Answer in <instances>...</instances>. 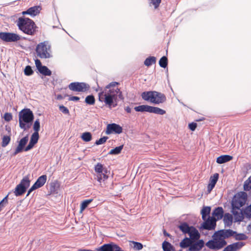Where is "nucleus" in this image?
<instances>
[{"label": "nucleus", "instance_id": "1", "mask_svg": "<svg viewBox=\"0 0 251 251\" xmlns=\"http://www.w3.org/2000/svg\"><path fill=\"white\" fill-rule=\"evenodd\" d=\"M178 227L184 234L189 235V237L184 238L180 242V247L184 249L188 248L189 251H201L205 244L203 240L200 239L201 235L199 231L186 223H181Z\"/></svg>", "mask_w": 251, "mask_h": 251}, {"label": "nucleus", "instance_id": "2", "mask_svg": "<svg viewBox=\"0 0 251 251\" xmlns=\"http://www.w3.org/2000/svg\"><path fill=\"white\" fill-rule=\"evenodd\" d=\"M119 86V83L114 81L109 83L103 90L100 89L101 91L98 94L99 100L109 107L116 105L118 101L124 99Z\"/></svg>", "mask_w": 251, "mask_h": 251}, {"label": "nucleus", "instance_id": "3", "mask_svg": "<svg viewBox=\"0 0 251 251\" xmlns=\"http://www.w3.org/2000/svg\"><path fill=\"white\" fill-rule=\"evenodd\" d=\"M34 116L29 109H25L19 113V126L24 130L28 129L31 126Z\"/></svg>", "mask_w": 251, "mask_h": 251}, {"label": "nucleus", "instance_id": "4", "mask_svg": "<svg viewBox=\"0 0 251 251\" xmlns=\"http://www.w3.org/2000/svg\"><path fill=\"white\" fill-rule=\"evenodd\" d=\"M17 25L20 30L27 34L32 35L35 31V24L29 18H19L17 21Z\"/></svg>", "mask_w": 251, "mask_h": 251}, {"label": "nucleus", "instance_id": "5", "mask_svg": "<svg viewBox=\"0 0 251 251\" xmlns=\"http://www.w3.org/2000/svg\"><path fill=\"white\" fill-rule=\"evenodd\" d=\"M142 98L145 100L156 104L163 103L166 100V97L163 94L156 91L143 92Z\"/></svg>", "mask_w": 251, "mask_h": 251}, {"label": "nucleus", "instance_id": "6", "mask_svg": "<svg viewBox=\"0 0 251 251\" xmlns=\"http://www.w3.org/2000/svg\"><path fill=\"white\" fill-rule=\"evenodd\" d=\"M37 55L41 58H50L52 57L51 46L48 41H44L37 45L36 49Z\"/></svg>", "mask_w": 251, "mask_h": 251}, {"label": "nucleus", "instance_id": "7", "mask_svg": "<svg viewBox=\"0 0 251 251\" xmlns=\"http://www.w3.org/2000/svg\"><path fill=\"white\" fill-rule=\"evenodd\" d=\"M213 239L207 242L205 245L211 250H219L223 247L226 244L225 240L220 237L216 233L212 236Z\"/></svg>", "mask_w": 251, "mask_h": 251}, {"label": "nucleus", "instance_id": "8", "mask_svg": "<svg viewBox=\"0 0 251 251\" xmlns=\"http://www.w3.org/2000/svg\"><path fill=\"white\" fill-rule=\"evenodd\" d=\"M247 200V194L245 192H240L236 194L232 200V208L239 209L246 203Z\"/></svg>", "mask_w": 251, "mask_h": 251}, {"label": "nucleus", "instance_id": "9", "mask_svg": "<svg viewBox=\"0 0 251 251\" xmlns=\"http://www.w3.org/2000/svg\"><path fill=\"white\" fill-rule=\"evenodd\" d=\"M136 111L138 112H148L159 115H164L166 113V111L160 108L151 106L147 105H142L134 107Z\"/></svg>", "mask_w": 251, "mask_h": 251}, {"label": "nucleus", "instance_id": "10", "mask_svg": "<svg viewBox=\"0 0 251 251\" xmlns=\"http://www.w3.org/2000/svg\"><path fill=\"white\" fill-rule=\"evenodd\" d=\"M30 185V180L27 176H25L15 188L14 194L16 196L23 194Z\"/></svg>", "mask_w": 251, "mask_h": 251}, {"label": "nucleus", "instance_id": "11", "mask_svg": "<svg viewBox=\"0 0 251 251\" xmlns=\"http://www.w3.org/2000/svg\"><path fill=\"white\" fill-rule=\"evenodd\" d=\"M95 171L97 173L96 177L97 180L100 183H101L108 178V176L106 175L107 170L103 168L102 164L100 163L97 164L95 166Z\"/></svg>", "mask_w": 251, "mask_h": 251}, {"label": "nucleus", "instance_id": "12", "mask_svg": "<svg viewBox=\"0 0 251 251\" xmlns=\"http://www.w3.org/2000/svg\"><path fill=\"white\" fill-rule=\"evenodd\" d=\"M88 84L84 82H72L69 85V88L73 91L84 92L89 89Z\"/></svg>", "mask_w": 251, "mask_h": 251}, {"label": "nucleus", "instance_id": "13", "mask_svg": "<svg viewBox=\"0 0 251 251\" xmlns=\"http://www.w3.org/2000/svg\"><path fill=\"white\" fill-rule=\"evenodd\" d=\"M0 38L7 42H15L20 40L19 35L14 33L0 32Z\"/></svg>", "mask_w": 251, "mask_h": 251}, {"label": "nucleus", "instance_id": "14", "mask_svg": "<svg viewBox=\"0 0 251 251\" xmlns=\"http://www.w3.org/2000/svg\"><path fill=\"white\" fill-rule=\"evenodd\" d=\"M47 180V176L46 175H43L40 176L36 180L33 185L29 189L27 194V196H28L30 193L33 190L40 188L43 186L46 183Z\"/></svg>", "mask_w": 251, "mask_h": 251}, {"label": "nucleus", "instance_id": "15", "mask_svg": "<svg viewBox=\"0 0 251 251\" xmlns=\"http://www.w3.org/2000/svg\"><path fill=\"white\" fill-rule=\"evenodd\" d=\"M97 251H123L117 245L114 243L104 244L96 249Z\"/></svg>", "mask_w": 251, "mask_h": 251}, {"label": "nucleus", "instance_id": "16", "mask_svg": "<svg viewBox=\"0 0 251 251\" xmlns=\"http://www.w3.org/2000/svg\"><path fill=\"white\" fill-rule=\"evenodd\" d=\"M35 66L38 71L44 75L50 76L51 72L45 66H43L39 59L35 60Z\"/></svg>", "mask_w": 251, "mask_h": 251}, {"label": "nucleus", "instance_id": "17", "mask_svg": "<svg viewBox=\"0 0 251 251\" xmlns=\"http://www.w3.org/2000/svg\"><path fill=\"white\" fill-rule=\"evenodd\" d=\"M122 127L116 124H108L107 126L106 133L110 134L112 133L120 134L122 132Z\"/></svg>", "mask_w": 251, "mask_h": 251}, {"label": "nucleus", "instance_id": "18", "mask_svg": "<svg viewBox=\"0 0 251 251\" xmlns=\"http://www.w3.org/2000/svg\"><path fill=\"white\" fill-rule=\"evenodd\" d=\"M245 245L243 242H238L230 244L225 248L223 251H238Z\"/></svg>", "mask_w": 251, "mask_h": 251}, {"label": "nucleus", "instance_id": "19", "mask_svg": "<svg viewBox=\"0 0 251 251\" xmlns=\"http://www.w3.org/2000/svg\"><path fill=\"white\" fill-rule=\"evenodd\" d=\"M28 140V136H26L22 139H21L18 144L17 147L16 148L15 151L14 153V155H16L19 152H22L24 149L25 145L26 144Z\"/></svg>", "mask_w": 251, "mask_h": 251}, {"label": "nucleus", "instance_id": "20", "mask_svg": "<svg viewBox=\"0 0 251 251\" xmlns=\"http://www.w3.org/2000/svg\"><path fill=\"white\" fill-rule=\"evenodd\" d=\"M38 139V133L34 132L31 135L29 144L25 149V151H28L31 149L33 147V146L37 143Z\"/></svg>", "mask_w": 251, "mask_h": 251}, {"label": "nucleus", "instance_id": "21", "mask_svg": "<svg viewBox=\"0 0 251 251\" xmlns=\"http://www.w3.org/2000/svg\"><path fill=\"white\" fill-rule=\"evenodd\" d=\"M216 220L212 217L209 218L203 224V227L206 229H214L216 226Z\"/></svg>", "mask_w": 251, "mask_h": 251}, {"label": "nucleus", "instance_id": "22", "mask_svg": "<svg viewBox=\"0 0 251 251\" xmlns=\"http://www.w3.org/2000/svg\"><path fill=\"white\" fill-rule=\"evenodd\" d=\"M219 177L218 174H215L213 176H211L210 178L209 183L207 187V190L209 193L211 192V191L214 187Z\"/></svg>", "mask_w": 251, "mask_h": 251}, {"label": "nucleus", "instance_id": "23", "mask_svg": "<svg viewBox=\"0 0 251 251\" xmlns=\"http://www.w3.org/2000/svg\"><path fill=\"white\" fill-rule=\"evenodd\" d=\"M216 233L219 236V237H220L221 238H223V239L225 240V238L234 235L235 232L230 229H228L220 230Z\"/></svg>", "mask_w": 251, "mask_h": 251}, {"label": "nucleus", "instance_id": "24", "mask_svg": "<svg viewBox=\"0 0 251 251\" xmlns=\"http://www.w3.org/2000/svg\"><path fill=\"white\" fill-rule=\"evenodd\" d=\"M224 215V210L221 207L216 208L212 213L213 217L216 221L222 218Z\"/></svg>", "mask_w": 251, "mask_h": 251}, {"label": "nucleus", "instance_id": "25", "mask_svg": "<svg viewBox=\"0 0 251 251\" xmlns=\"http://www.w3.org/2000/svg\"><path fill=\"white\" fill-rule=\"evenodd\" d=\"M41 10L40 6H35L30 7L27 10L28 14L31 16H35L38 14Z\"/></svg>", "mask_w": 251, "mask_h": 251}, {"label": "nucleus", "instance_id": "26", "mask_svg": "<svg viewBox=\"0 0 251 251\" xmlns=\"http://www.w3.org/2000/svg\"><path fill=\"white\" fill-rule=\"evenodd\" d=\"M232 213L234 215L235 222H241L243 219V211L242 212H238L236 208H232Z\"/></svg>", "mask_w": 251, "mask_h": 251}, {"label": "nucleus", "instance_id": "27", "mask_svg": "<svg viewBox=\"0 0 251 251\" xmlns=\"http://www.w3.org/2000/svg\"><path fill=\"white\" fill-rule=\"evenodd\" d=\"M232 158V157L228 155H221L217 158L216 162L219 164H223L231 160Z\"/></svg>", "mask_w": 251, "mask_h": 251}, {"label": "nucleus", "instance_id": "28", "mask_svg": "<svg viewBox=\"0 0 251 251\" xmlns=\"http://www.w3.org/2000/svg\"><path fill=\"white\" fill-rule=\"evenodd\" d=\"M233 218L231 214L226 213L224 216V221L226 226H229L232 223Z\"/></svg>", "mask_w": 251, "mask_h": 251}, {"label": "nucleus", "instance_id": "29", "mask_svg": "<svg viewBox=\"0 0 251 251\" xmlns=\"http://www.w3.org/2000/svg\"><path fill=\"white\" fill-rule=\"evenodd\" d=\"M210 210L211 208L209 206H204L203 207L201 211V214L202 215L203 220H205L206 216L210 213Z\"/></svg>", "mask_w": 251, "mask_h": 251}, {"label": "nucleus", "instance_id": "30", "mask_svg": "<svg viewBox=\"0 0 251 251\" xmlns=\"http://www.w3.org/2000/svg\"><path fill=\"white\" fill-rule=\"evenodd\" d=\"M156 62V58L154 56H151L147 58L144 61V64L146 66H150Z\"/></svg>", "mask_w": 251, "mask_h": 251}, {"label": "nucleus", "instance_id": "31", "mask_svg": "<svg viewBox=\"0 0 251 251\" xmlns=\"http://www.w3.org/2000/svg\"><path fill=\"white\" fill-rule=\"evenodd\" d=\"M130 245L135 250L139 251L143 248V245L142 244L139 242L134 241H131L130 242Z\"/></svg>", "mask_w": 251, "mask_h": 251}, {"label": "nucleus", "instance_id": "32", "mask_svg": "<svg viewBox=\"0 0 251 251\" xmlns=\"http://www.w3.org/2000/svg\"><path fill=\"white\" fill-rule=\"evenodd\" d=\"M82 139L85 142H89L92 139V135L90 132H86L81 135Z\"/></svg>", "mask_w": 251, "mask_h": 251}, {"label": "nucleus", "instance_id": "33", "mask_svg": "<svg viewBox=\"0 0 251 251\" xmlns=\"http://www.w3.org/2000/svg\"><path fill=\"white\" fill-rule=\"evenodd\" d=\"M243 214L248 218H251V204L243 209Z\"/></svg>", "mask_w": 251, "mask_h": 251}, {"label": "nucleus", "instance_id": "34", "mask_svg": "<svg viewBox=\"0 0 251 251\" xmlns=\"http://www.w3.org/2000/svg\"><path fill=\"white\" fill-rule=\"evenodd\" d=\"M92 200H87L84 201L81 203L80 212L82 213L83 211L88 206V205L92 202Z\"/></svg>", "mask_w": 251, "mask_h": 251}, {"label": "nucleus", "instance_id": "35", "mask_svg": "<svg viewBox=\"0 0 251 251\" xmlns=\"http://www.w3.org/2000/svg\"><path fill=\"white\" fill-rule=\"evenodd\" d=\"M244 188L246 191H249L251 189V176L245 182Z\"/></svg>", "mask_w": 251, "mask_h": 251}, {"label": "nucleus", "instance_id": "36", "mask_svg": "<svg viewBox=\"0 0 251 251\" xmlns=\"http://www.w3.org/2000/svg\"><path fill=\"white\" fill-rule=\"evenodd\" d=\"M123 146H120L117 147H116L115 149L111 150L110 152V154H118L120 153L123 149Z\"/></svg>", "mask_w": 251, "mask_h": 251}, {"label": "nucleus", "instance_id": "37", "mask_svg": "<svg viewBox=\"0 0 251 251\" xmlns=\"http://www.w3.org/2000/svg\"><path fill=\"white\" fill-rule=\"evenodd\" d=\"M85 101L87 104L92 105L94 104L95 100L93 96L90 95L86 97Z\"/></svg>", "mask_w": 251, "mask_h": 251}, {"label": "nucleus", "instance_id": "38", "mask_svg": "<svg viewBox=\"0 0 251 251\" xmlns=\"http://www.w3.org/2000/svg\"><path fill=\"white\" fill-rule=\"evenodd\" d=\"M159 64L160 67L166 68L167 65V58L165 56H163L159 60Z\"/></svg>", "mask_w": 251, "mask_h": 251}, {"label": "nucleus", "instance_id": "39", "mask_svg": "<svg viewBox=\"0 0 251 251\" xmlns=\"http://www.w3.org/2000/svg\"><path fill=\"white\" fill-rule=\"evenodd\" d=\"M33 71L30 66H27L24 69V74L25 75H31L33 74Z\"/></svg>", "mask_w": 251, "mask_h": 251}, {"label": "nucleus", "instance_id": "40", "mask_svg": "<svg viewBox=\"0 0 251 251\" xmlns=\"http://www.w3.org/2000/svg\"><path fill=\"white\" fill-rule=\"evenodd\" d=\"M33 127L34 130V132L38 133L40 128V124L39 119L36 120L34 122Z\"/></svg>", "mask_w": 251, "mask_h": 251}, {"label": "nucleus", "instance_id": "41", "mask_svg": "<svg viewBox=\"0 0 251 251\" xmlns=\"http://www.w3.org/2000/svg\"><path fill=\"white\" fill-rule=\"evenodd\" d=\"M10 141V138L8 136H4L2 138V146L3 147H6L9 143Z\"/></svg>", "mask_w": 251, "mask_h": 251}, {"label": "nucleus", "instance_id": "42", "mask_svg": "<svg viewBox=\"0 0 251 251\" xmlns=\"http://www.w3.org/2000/svg\"><path fill=\"white\" fill-rule=\"evenodd\" d=\"M161 0H149V3L152 4L155 8H157L161 2Z\"/></svg>", "mask_w": 251, "mask_h": 251}, {"label": "nucleus", "instance_id": "43", "mask_svg": "<svg viewBox=\"0 0 251 251\" xmlns=\"http://www.w3.org/2000/svg\"><path fill=\"white\" fill-rule=\"evenodd\" d=\"M59 109L60 111L64 114H69V109L66 107H65L62 105H60L59 106Z\"/></svg>", "mask_w": 251, "mask_h": 251}, {"label": "nucleus", "instance_id": "44", "mask_svg": "<svg viewBox=\"0 0 251 251\" xmlns=\"http://www.w3.org/2000/svg\"><path fill=\"white\" fill-rule=\"evenodd\" d=\"M107 139V137H103L102 138H101L99 140H97L96 142V144L98 145H101L104 143L106 141Z\"/></svg>", "mask_w": 251, "mask_h": 251}, {"label": "nucleus", "instance_id": "45", "mask_svg": "<svg viewBox=\"0 0 251 251\" xmlns=\"http://www.w3.org/2000/svg\"><path fill=\"white\" fill-rule=\"evenodd\" d=\"M4 120L7 122L11 121L12 119V115L11 113H6L3 117Z\"/></svg>", "mask_w": 251, "mask_h": 251}, {"label": "nucleus", "instance_id": "46", "mask_svg": "<svg viewBox=\"0 0 251 251\" xmlns=\"http://www.w3.org/2000/svg\"><path fill=\"white\" fill-rule=\"evenodd\" d=\"M247 238V236L244 234H238L236 237V239L240 240H245Z\"/></svg>", "mask_w": 251, "mask_h": 251}, {"label": "nucleus", "instance_id": "47", "mask_svg": "<svg viewBox=\"0 0 251 251\" xmlns=\"http://www.w3.org/2000/svg\"><path fill=\"white\" fill-rule=\"evenodd\" d=\"M189 127L191 130L194 131L195 130L196 128L197 127V124L196 123H194L189 124Z\"/></svg>", "mask_w": 251, "mask_h": 251}, {"label": "nucleus", "instance_id": "48", "mask_svg": "<svg viewBox=\"0 0 251 251\" xmlns=\"http://www.w3.org/2000/svg\"><path fill=\"white\" fill-rule=\"evenodd\" d=\"M79 100V98L76 96L71 97L69 98V100L71 101H78Z\"/></svg>", "mask_w": 251, "mask_h": 251}, {"label": "nucleus", "instance_id": "49", "mask_svg": "<svg viewBox=\"0 0 251 251\" xmlns=\"http://www.w3.org/2000/svg\"><path fill=\"white\" fill-rule=\"evenodd\" d=\"M125 110L127 113H130L131 112V108L129 107H128V106L125 107Z\"/></svg>", "mask_w": 251, "mask_h": 251}, {"label": "nucleus", "instance_id": "50", "mask_svg": "<svg viewBox=\"0 0 251 251\" xmlns=\"http://www.w3.org/2000/svg\"><path fill=\"white\" fill-rule=\"evenodd\" d=\"M248 230L250 231L251 230V224H250L248 226Z\"/></svg>", "mask_w": 251, "mask_h": 251}, {"label": "nucleus", "instance_id": "51", "mask_svg": "<svg viewBox=\"0 0 251 251\" xmlns=\"http://www.w3.org/2000/svg\"><path fill=\"white\" fill-rule=\"evenodd\" d=\"M22 14H23V15H25V14H28L27 10V11H24V12H22Z\"/></svg>", "mask_w": 251, "mask_h": 251}, {"label": "nucleus", "instance_id": "52", "mask_svg": "<svg viewBox=\"0 0 251 251\" xmlns=\"http://www.w3.org/2000/svg\"><path fill=\"white\" fill-rule=\"evenodd\" d=\"M61 98H62V97H61L60 95L58 96V97H57V99H61Z\"/></svg>", "mask_w": 251, "mask_h": 251}, {"label": "nucleus", "instance_id": "53", "mask_svg": "<svg viewBox=\"0 0 251 251\" xmlns=\"http://www.w3.org/2000/svg\"><path fill=\"white\" fill-rule=\"evenodd\" d=\"M164 234H165V235H167V236H169V234H168V233H166L165 232H164Z\"/></svg>", "mask_w": 251, "mask_h": 251}]
</instances>
